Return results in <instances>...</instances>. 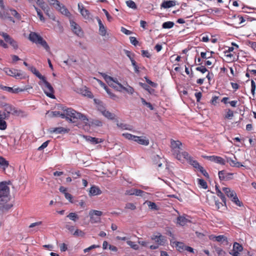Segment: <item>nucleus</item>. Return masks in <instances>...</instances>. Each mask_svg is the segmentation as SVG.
Segmentation results:
<instances>
[{"mask_svg": "<svg viewBox=\"0 0 256 256\" xmlns=\"http://www.w3.org/2000/svg\"><path fill=\"white\" fill-rule=\"evenodd\" d=\"M117 126L118 127L121 128L122 130H130L132 128H130V126L126 124H122V123H118Z\"/></svg>", "mask_w": 256, "mask_h": 256, "instance_id": "obj_40", "label": "nucleus"}, {"mask_svg": "<svg viewBox=\"0 0 256 256\" xmlns=\"http://www.w3.org/2000/svg\"><path fill=\"white\" fill-rule=\"evenodd\" d=\"M4 111L0 110L1 112H4L6 114V118H8L10 116V114H18V110L16 109V108L13 106L12 105L8 104H4Z\"/></svg>", "mask_w": 256, "mask_h": 256, "instance_id": "obj_12", "label": "nucleus"}, {"mask_svg": "<svg viewBox=\"0 0 256 256\" xmlns=\"http://www.w3.org/2000/svg\"><path fill=\"white\" fill-rule=\"evenodd\" d=\"M123 90L130 94H132L134 92V88L130 86H128V87L126 88L124 86Z\"/></svg>", "mask_w": 256, "mask_h": 256, "instance_id": "obj_49", "label": "nucleus"}, {"mask_svg": "<svg viewBox=\"0 0 256 256\" xmlns=\"http://www.w3.org/2000/svg\"><path fill=\"white\" fill-rule=\"evenodd\" d=\"M142 55L143 57H146L148 58H150L151 56V55L148 51L146 50H142Z\"/></svg>", "mask_w": 256, "mask_h": 256, "instance_id": "obj_63", "label": "nucleus"}, {"mask_svg": "<svg viewBox=\"0 0 256 256\" xmlns=\"http://www.w3.org/2000/svg\"><path fill=\"white\" fill-rule=\"evenodd\" d=\"M131 62H132V66H133V67L134 68V72L136 73H138L140 72L139 67L138 66L135 60H132V61H131Z\"/></svg>", "mask_w": 256, "mask_h": 256, "instance_id": "obj_54", "label": "nucleus"}, {"mask_svg": "<svg viewBox=\"0 0 256 256\" xmlns=\"http://www.w3.org/2000/svg\"><path fill=\"white\" fill-rule=\"evenodd\" d=\"M102 212L97 210H91L89 212L90 220L92 223H97L100 221V216Z\"/></svg>", "mask_w": 256, "mask_h": 256, "instance_id": "obj_10", "label": "nucleus"}, {"mask_svg": "<svg viewBox=\"0 0 256 256\" xmlns=\"http://www.w3.org/2000/svg\"><path fill=\"white\" fill-rule=\"evenodd\" d=\"M42 221L36 222L34 223H32L30 226V228H33L34 227L40 226L42 224Z\"/></svg>", "mask_w": 256, "mask_h": 256, "instance_id": "obj_61", "label": "nucleus"}, {"mask_svg": "<svg viewBox=\"0 0 256 256\" xmlns=\"http://www.w3.org/2000/svg\"><path fill=\"white\" fill-rule=\"evenodd\" d=\"M124 52L126 56L130 58V61H132V60H134V56L135 54L134 53L126 50H124Z\"/></svg>", "mask_w": 256, "mask_h": 256, "instance_id": "obj_37", "label": "nucleus"}, {"mask_svg": "<svg viewBox=\"0 0 256 256\" xmlns=\"http://www.w3.org/2000/svg\"><path fill=\"white\" fill-rule=\"evenodd\" d=\"M65 198L67 199L70 202L73 203L72 201V196L69 193H66L64 194Z\"/></svg>", "mask_w": 256, "mask_h": 256, "instance_id": "obj_64", "label": "nucleus"}, {"mask_svg": "<svg viewBox=\"0 0 256 256\" xmlns=\"http://www.w3.org/2000/svg\"><path fill=\"white\" fill-rule=\"evenodd\" d=\"M188 164L190 165H192L194 168H196L197 170H198L200 168L201 166L200 165L198 162L194 160L193 158L190 161Z\"/></svg>", "mask_w": 256, "mask_h": 256, "instance_id": "obj_34", "label": "nucleus"}, {"mask_svg": "<svg viewBox=\"0 0 256 256\" xmlns=\"http://www.w3.org/2000/svg\"><path fill=\"white\" fill-rule=\"evenodd\" d=\"M86 140L90 142L93 144H97L102 142V139L92 137L90 136H86Z\"/></svg>", "mask_w": 256, "mask_h": 256, "instance_id": "obj_27", "label": "nucleus"}, {"mask_svg": "<svg viewBox=\"0 0 256 256\" xmlns=\"http://www.w3.org/2000/svg\"><path fill=\"white\" fill-rule=\"evenodd\" d=\"M143 88L144 90H147L150 94H154L155 92V90L154 89L150 88V87L146 84H144Z\"/></svg>", "mask_w": 256, "mask_h": 256, "instance_id": "obj_56", "label": "nucleus"}, {"mask_svg": "<svg viewBox=\"0 0 256 256\" xmlns=\"http://www.w3.org/2000/svg\"><path fill=\"white\" fill-rule=\"evenodd\" d=\"M134 141L140 144L146 146H148L150 144L149 140L146 138V137L142 136H135Z\"/></svg>", "mask_w": 256, "mask_h": 256, "instance_id": "obj_17", "label": "nucleus"}, {"mask_svg": "<svg viewBox=\"0 0 256 256\" xmlns=\"http://www.w3.org/2000/svg\"><path fill=\"white\" fill-rule=\"evenodd\" d=\"M4 70L6 74L8 76L20 79L24 78L22 73L20 70L14 68H4Z\"/></svg>", "mask_w": 256, "mask_h": 256, "instance_id": "obj_11", "label": "nucleus"}, {"mask_svg": "<svg viewBox=\"0 0 256 256\" xmlns=\"http://www.w3.org/2000/svg\"><path fill=\"white\" fill-rule=\"evenodd\" d=\"M70 131V130L67 128H63V127H58L54 128H51L50 130V132L51 134L56 133V134H65L68 133Z\"/></svg>", "mask_w": 256, "mask_h": 256, "instance_id": "obj_20", "label": "nucleus"}, {"mask_svg": "<svg viewBox=\"0 0 256 256\" xmlns=\"http://www.w3.org/2000/svg\"><path fill=\"white\" fill-rule=\"evenodd\" d=\"M216 194L217 196L220 197L222 202L224 203V204H226V198L224 194L221 192V190L216 186Z\"/></svg>", "mask_w": 256, "mask_h": 256, "instance_id": "obj_29", "label": "nucleus"}, {"mask_svg": "<svg viewBox=\"0 0 256 256\" xmlns=\"http://www.w3.org/2000/svg\"><path fill=\"white\" fill-rule=\"evenodd\" d=\"M240 252V244L238 242H234L233 246V248L230 250V254L233 256H239Z\"/></svg>", "mask_w": 256, "mask_h": 256, "instance_id": "obj_23", "label": "nucleus"}, {"mask_svg": "<svg viewBox=\"0 0 256 256\" xmlns=\"http://www.w3.org/2000/svg\"><path fill=\"white\" fill-rule=\"evenodd\" d=\"M102 114L106 118L110 120H114V114L111 113L109 111L104 110L102 111Z\"/></svg>", "mask_w": 256, "mask_h": 256, "instance_id": "obj_31", "label": "nucleus"}, {"mask_svg": "<svg viewBox=\"0 0 256 256\" xmlns=\"http://www.w3.org/2000/svg\"><path fill=\"white\" fill-rule=\"evenodd\" d=\"M222 191L230 198L232 201L234 202L237 206H240V201L239 200L236 192L229 188L223 187Z\"/></svg>", "mask_w": 256, "mask_h": 256, "instance_id": "obj_6", "label": "nucleus"}, {"mask_svg": "<svg viewBox=\"0 0 256 256\" xmlns=\"http://www.w3.org/2000/svg\"><path fill=\"white\" fill-rule=\"evenodd\" d=\"M98 26H99V34L102 36H105L106 33V27L104 26L102 20L98 17L96 18Z\"/></svg>", "mask_w": 256, "mask_h": 256, "instance_id": "obj_24", "label": "nucleus"}, {"mask_svg": "<svg viewBox=\"0 0 256 256\" xmlns=\"http://www.w3.org/2000/svg\"><path fill=\"white\" fill-rule=\"evenodd\" d=\"M204 158L211 162H214L222 165H224L226 164V160L220 156H204Z\"/></svg>", "mask_w": 256, "mask_h": 256, "instance_id": "obj_15", "label": "nucleus"}, {"mask_svg": "<svg viewBox=\"0 0 256 256\" xmlns=\"http://www.w3.org/2000/svg\"><path fill=\"white\" fill-rule=\"evenodd\" d=\"M176 5V2L173 0L164 1L161 4V7L164 8H168L174 6Z\"/></svg>", "mask_w": 256, "mask_h": 256, "instance_id": "obj_26", "label": "nucleus"}, {"mask_svg": "<svg viewBox=\"0 0 256 256\" xmlns=\"http://www.w3.org/2000/svg\"><path fill=\"white\" fill-rule=\"evenodd\" d=\"M180 154H181V160H182V158H184L188 162V163L193 158L186 152H180Z\"/></svg>", "mask_w": 256, "mask_h": 256, "instance_id": "obj_30", "label": "nucleus"}, {"mask_svg": "<svg viewBox=\"0 0 256 256\" xmlns=\"http://www.w3.org/2000/svg\"><path fill=\"white\" fill-rule=\"evenodd\" d=\"M44 8H45V10H42L44 12L46 15H47L49 18L52 19L53 20H54V19H55L54 16H51L49 14V11L50 10V8L47 5H46L44 6Z\"/></svg>", "mask_w": 256, "mask_h": 256, "instance_id": "obj_47", "label": "nucleus"}, {"mask_svg": "<svg viewBox=\"0 0 256 256\" xmlns=\"http://www.w3.org/2000/svg\"><path fill=\"white\" fill-rule=\"evenodd\" d=\"M60 116L62 118H66L68 120L72 123L78 122V120H81L84 123H86L88 121V119L85 115L76 112L72 108H66L64 110V113L61 114Z\"/></svg>", "mask_w": 256, "mask_h": 256, "instance_id": "obj_1", "label": "nucleus"}, {"mask_svg": "<svg viewBox=\"0 0 256 256\" xmlns=\"http://www.w3.org/2000/svg\"><path fill=\"white\" fill-rule=\"evenodd\" d=\"M84 234L85 233L83 231L78 229H76L73 233V235L76 236H80L83 237L84 236Z\"/></svg>", "mask_w": 256, "mask_h": 256, "instance_id": "obj_43", "label": "nucleus"}, {"mask_svg": "<svg viewBox=\"0 0 256 256\" xmlns=\"http://www.w3.org/2000/svg\"><path fill=\"white\" fill-rule=\"evenodd\" d=\"M78 8L82 16L86 19H88L90 17V12L86 9L84 5L81 4H78Z\"/></svg>", "mask_w": 256, "mask_h": 256, "instance_id": "obj_18", "label": "nucleus"}, {"mask_svg": "<svg viewBox=\"0 0 256 256\" xmlns=\"http://www.w3.org/2000/svg\"><path fill=\"white\" fill-rule=\"evenodd\" d=\"M101 74L110 87L118 92H122L123 90L124 86L118 82L116 78H114L106 74L102 73Z\"/></svg>", "mask_w": 256, "mask_h": 256, "instance_id": "obj_4", "label": "nucleus"}, {"mask_svg": "<svg viewBox=\"0 0 256 256\" xmlns=\"http://www.w3.org/2000/svg\"><path fill=\"white\" fill-rule=\"evenodd\" d=\"M67 217L70 220L74 222H76L79 218L78 215L75 212H70L67 216Z\"/></svg>", "mask_w": 256, "mask_h": 256, "instance_id": "obj_35", "label": "nucleus"}, {"mask_svg": "<svg viewBox=\"0 0 256 256\" xmlns=\"http://www.w3.org/2000/svg\"><path fill=\"white\" fill-rule=\"evenodd\" d=\"M28 69L40 80L44 78V76H42L40 74V73L34 66H30L28 68Z\"/></svg>", "mask_w": 256, "mask_h": 256, "instance_id": "obj_28", "label": "nucleus"}, {"mask_svg": "<svg viewBox=\"0 0 256 256\" xmlns=\"http://www.w3.org/2000/svg\"><path fill=\"white\" fill-rule=\"evenodd\" d=\"M28 38L32 42L40 44L47 52H50V48L46 42L36 32H31L29 34Z\"/></svg>", "mask_w": 256, "mask_h": 256, "instance_id": "obj_3", "label": "nucleus"}, {"mask_svg": "<svg viewBox=\"0 0 256 256\" xmlns=\"http://www.w3.org/2000/svg\"><path fill=\"white\" fill-rule=\"evenodd\" d=\"M196 70L197 71L200 72L202 74H204L208 71V70L204 66H200L196 67Z\"/></svg>", "mask_w": 256, "mask_h": 256, "instance_id": "obj_46", "label": "nucleus"}, {"mask_svg": "<svg viewBox=\"0 0 256 256\" xmlns=\"http://www.w3.org/2000/svg\"><path fill=\"white\" fill-rule=\"evenodd\" d=\"M89 192L90 195L94 196L100 194L102 192L98 187L93 186L90 187Z\"/></svg>", "mask_w": 256, "mask_h": 256, "instance_id": "obj_25", "label": "nucleus"}, {"mask_svg": "<svg viewBox=\"0 0 256 256\" xmlns=\"http://www.w3.org/2000/svg\"><path fill=\"white\" fill-rule=\"evenodd\" d=\"M105 90L111 98L113 99L114 100H117L118 98L116 95L110 92L108 87H107V88H106Z\"/></svg>", "mask_w": 256, "mask_h": 256, "instance_id": "obj_41", "label": "nucleus"}, {"mask_svg": "<svg viewBox=\"0 0 256 256\" xmlns=\"http://www.w3.org/2000/svg\"><path fill=\"white\" fill-rule=\"evenodd\" d=\"M174 26V23L172 22H166L162 24V26L163 28H170Z\"/></svg>", "mask_w": 256, "mask_h": 256, "instance_id": "obj_36", "label": "nucleus"}, {"mask_svg": "<svg viewBox=\"0 0 256 256\" xmlns=\"http://www.w3.org/2000/svg\"><path fill=\"white\" fill-rule=\"evenodd\" d=\"M160 159L161 158L158 155L154 156V164L158 167H160L162 165V163L160 162Z\"/></svg>", "mask_w": 256, "mask_h": 256, "instance_id": "obj_51", "label": "nucleus"}, {"mask_svg": "<svg viewBox=\"0 0 256 256\" xmlns=\"http://www.w3.org/2000/svg\"><path fill=\"white\" fill-rule=\"evenodd\" d=\"M28 89V88H26V87L24 88H13L12 93L13 94H17L20 92H22L24 90H26Z\"/></svg>", "mask_w": 256, "mask_h": 256, "instance_id": "obj_50", "label": "nucleus"}, {"mask_svg": "<svg viewBox=\"0 0 256 256\" xmlns=\"http://www.w3.org/2000/svg\"><path fill=\"white\" fill-rule=\"evenodd\" d=\"M150 239L158 246H165L168 242L166 238L158 232L154 233L151 236Z\"/></svg>", "mask_w": 256, "mask_h": 256, "instance_id": "obj_7", "label": "nucleus"}, {"mask_svg": "<svg viewBox=\"0 0 256 256\" xmlns=\"http://www.w3.org/2000/svg\"><path fill=\"white\" fill-rule=\"evenodd\" d=\"M234 174L228 172L226 170H221L218 172V176L222 180H228L233 178Z\"/></svg>", "mask_w": 256, "mask_h": 256, "instance_id": "obj_13", "label": "nucleus"}, {"mask_svg": "<svg viewBox=\"0 0 256 256\" xmlns=\"http://www.w3.org/2000/svg\"><path fill=\"white\" fill-rule=\"evenodd\" d=\"M130 40L131 44L134 45V46H136L138 44V42L136 40V38L134 36H130Z\"/></svg>", "mask_w": 256, "mask_h": 256, "instance_id": "obj_60", "label": "nucleus"}, {"mask_svg": "<svg viewBox=\"0 0 256 256\" xmlns=\"http://www.w3.org/2000/svg\"><path fill=\"white\" fill-rule=\"evenodd\" d=\"M206 178H208L209 175L206 171L204 169V168L201 166L200 168L198 170Z\"/></svg>", "mask_w": 256, "mask_h": 256, "instance_id": "obj_57", "label": "nucleus"}, {"mask_svg": "<svg viewBox=\"0 0 256 256\" xmlns=\"http://www.w3.org/2000/svg\"><path fill=\"white\" fill-rule=\"evenodd\" d=\"M55 8L60 12L62 14L67 17H70V13L64 5L60 3L58 6H55Z\"/></svg>", "mask_w": 256, "mask_h": 256, "instance_id": "obj_19", "label": "nucleus"}, {"mask_svg": "<svg viewBox=\"0 0 256 256\" xmlns=\"http://www.w3.org/2000/svg\"><path fill=\"white\" fill-rule=\"evenodd\" d=\"M0 165L7 167L8 166V162L4 158L0 157Z\"/></svg>", "mask_w": 256, "mask_h": 256, "instance_id": "obj_53", "label": "nucleus"}, {"mask_svg": "<svg viewBox=\"0 0 256 256\" xmlns=\"http://www.w3.org/2000/svg\"><path fill=\"white\" fill-rule=\"evenodd\" d=\"M126 4L128 7L134 10H135L137 8L136 3L132 0H127L126 2Z\"/></svg>", "mask_w": 256, "mask_h": 256, "instance_id": "obj_39", "label": "nucleus"}, {"mask_svg": "<svg viewBox=\"0 0 256 256\" xmlns=\"http://www.w3.org/2000/svg\"><path fill=\"white\" fill-rule=\"evenodd\" d=\"M83 95L85 96H87L88 98H92V93L89 91L88 90H87L86 88L84 89V92H82Z\"/></svg>", "mask_w": 256, "mask_h": 256, "instance_id": "obj_62", "label": "nucleus"}, {"mask_svg": "<svg viewBox=\"0 0 256 256\" xmlns=\"http://www.w3.org/2000/svg\"><path fill=\"white\" fill-rule=\"evenodd\" d=\"M44 84V90L46 94L50 98H55L54 93V90L52 85L46 80L45 76L44 79L41 80Z\"/></svg>", "mask_w": 256, "mask_h": 256, "instance_id": "obj_8", "label": "nucleus"}, {"mask_svg": "<svg viewBox=\"0 0 256 256\" xmlns=\"http://www.w3.org/2000/svg\"><path fill=\"white\" fill-rule=\"evenodd\" d=\"M125 208L131 210H134L136 208V206L134 204L128 202L126 204Z\"/></svg>", "mask_w": 256, "mask_h": 256, "instance_id": "obj_55", "label": "nucleus"}, {"mask_svg": "<svg viewBox=\"0 0 256 256\" xmlns=\"http://www.w3.org/2000/svg\"><path fill=\"white\" fill-rule=\"evenodd\" d=\"M48 2L52 6H59V4L60 3L58 0H48Z\"/></svg>", "mask_w": 256, "mask_h": 256, "instance_id": "obj_59", "label": "nucleus"}, {"mask_svg": "<svg viewBox=\"0 0 256 256\" xmlns=\"http://www.w3.org/2000/svg\"><path fill=\"white\" fill-rule=\"evenodd\" d=\"M36 2L42 10H45L44 6L46 5L43 0H36Z\"/></svg>", "mask_w": 256, "mask_h": 256, "instance_id": "obj_52", "label": "nucleus"}, {"mask_svg": "<svg viewBox=\"0 0 256 256\" xmlns=\"http://www.w3.org/2000/svg\"><path fill=\"white\" fill-rule=\"evenodd\" d=\"M198 184L203 188L206 189L208 188V185L206 182L203 179H198Z\"/></svg>", "mask_w": 256, "mask_h": 256, "instance_id": "obj_38", "label": "nucleus"}, {"mask_svg": "<svg viewBox=\"0 0 256 256\" xmlns=\"http://www.w3.org/2000/svg\"><path fill=\"white\" fill-rule=\"evenodd\" d=\"M227 163L232 166L239 167L240 163L238 160L236 158L235 156L232 154L230 156H226Z\"/></svg>", "mask_w": 256, "mask_h": 256, "instance_id": "obj_16", "label": "nucleus"}, {"mask_svg": "<svg viewBox=\"0 0 256 256\" xmlns=\"http://www.w3.org/2000/svg\"><path fill=\"white\" fill-rule=\"evenodd\" d=\"M182 143L179 140H172L170 147L172 154L179 160H181L180 150H182Z\"/></svg>", "mask_w": 256, "mask_h": 256, "instance_id": "obj_5", "label": "nucleus"}, {"mask_svg": "<svg viewBox=\"0 0 256 256\" xmlns=\"http://www.w3.org/2000/svg\"><path fill=\"white\" fill-rule=\"evenodd\" d=\"M127 244L130 246L132 248L135 250H137L138 249L139 246L138 244H134V242L131 241V240H128L126 242Z\"/></svg>", "mask_w": 256, "mask_h": 256, "instance_id": "obj_44", "label": "nucleus"}, {"mask_svg": "<svg viewBox=\"0 0 256 256\" xmlns=\"http://www.w3.org/2000/svg\"><path fill=\"white\" fill-rule=\"evenodd\" d=\"M34 9L37 12L38 16L40 20L42 22H44V18L42 15L41 10L36 6H34Z\"/></svg>", "mask_w": 256, "mask_h": 256, "instance_id": "obj_42", "label": "nucleus"}, {"mask_svg": "<svg viewBox=\"0 0 256 256\" xmlns=\"http://www.w3.org/2000/svg\"><path fill=\"white\" fill-rule=\"evenodd\" d=\"M214 53V52H201L200 56L203 59L210 58L212 57V54Z\"/></svg>", "mask_w": 256, "mask_h": 256, "instance_id": "obj_33", "label": "nucleus"}, {"mask_svg": "<svg viewBox=\"0 0 256 256\" xmlns=\"http://www.w3.org/2000/svg\"><path fill=\"white\" fill-rule=\"evenodd\" d=\"M122 136H124L128 140H134V136H135L132 134H129V133H124L122 134Z\"/></svg>", "mask_w": 256, "mask_h": 256, "instance_id": "obj_45", "label": "nucleus"}, {"mask_svg": "<svg viewBox=\"0 0 256 256\" xmlns=\"http://www.w3.org/2000/svg\"><path fill=\"white\" fill-rule=\"evenodd\" d=\"M10 14L12 16H14L16 18H18V20H20L21 18L20 15L16 12V10L10 9Z\"/></svg>", "mask_w": 256, "mask_h": 256, "instance_id": "obj_48", "label": "nucleus"}, {"mask_svg": "<svg viewBox=\"0 0 256 256\" xmlns=\"http://www.w3.org/2000/svg\"><path fill=\"white\" fill-rule=\"evenodd\" d=\"M1 36L4 39V41L9 44L14 50H17L18 48V44L14 38L10 35L4 32H0Z\"/></svg>", "mask_w": 256, "mask_h": 256, "instance_id": "obj_9", "label": "nucleus"}, {"mask_svg": "<svg viewBox=\"0 0 256 256\" xmlns=\"http://www.w3.org/2000/svg\"><path fill=\"white\" fill-rule=\"evenodd\" d=\"M170 242L171 245H175V246L177 248L179 252H182L184 250L186 246L184 245V242L172 241V240H170Z\"/></svg>", "mask_w": 256, "mask_h": 256, "instance_id": "obj_21", "label": "nucleus"}, {"mask_svg": "<svg viewBox=\"0 0 256 256\" xmlns=\"http://www.w3.org/2000/svg\"><path fill=\"white\" fill-rule=\"evenodd\" d=\"M10 200V188L6 182H0V204H4Z\"/></svg>", "mask_w": 256, "mask_h": 256, "instance_id": "obj_2", "label": "nucleus"}, {"mask_svg": "<svg viewBox=\"0 0 256 256\" xmlns=\"http://www.w3.org/2000/svg\"><path fill=\"white\" fill-rule=\"evenodd\" d=\"M86 126L87 124L90 127L95 128L98 126H102V122L99 120H92L86 122Z\"/></svg>", "mask_w": 256, "mask_h": 256, "instance_id": "obj_22", "label": "nucleus"}, {"mask_svg": "<svg viewBox=\"0 0 256 256\" xmlns=\"http://www.w3.org/2000/svg\"><path fill=\"white\" fill-rule=\"evenodd\" d=\"M70 24L74 33L78 36H81L82 35L83 32L79 25L73 20H70Z\"/></svg>", "mask_w": 256, "mask_h": 256, "instance_id": "obj_14", "label": "nucleus"}, {"mask_svg": "<svg viewBox=\"0 0 256 256\" xmlns=\"http://www.w3.org/2000/svg\"><path fill=\"white\" fill-rule=\"evenodd\" d=\"M188 221V219L184 216H180L177 218V223L182 226H184Z\"/></svg>", "mask_w": 256, "mask_h": 256, "instance_id": "obj_32", "label": "nucleus"}, {"mask_svg": "<svg viewBox=\"0 0 256 256\" xmlns=\"http://www.w3.org/2000/svg\"><path fill=\"white\" fill-rule=\"evenodd\" d=\"M146 82L150 85L152 87L156 88L158 86V84L154 82L149 80L148 78H145Z\"/></svg>", "mask_w": 256, "mask_h": 256, "instance_id": "obj_58", "label": "nucleus"}]
</instances>
